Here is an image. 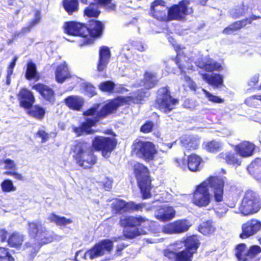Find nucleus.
I'll use <instances>...</instances> for the list:
<instances>
[{
    "instance_id": "34",
    "label": "nucleus",
    "mask_w": 261,
    "mask_h": 261,
    "mask_svg": "<svg viewBox=\"0 0 261 261\" xmlns=\"http://www.w3.org/2000/svg\"><path fill=\"white\" fill-rule=\"evenodd\" d=\"M219 158L225 160V162L230 165L239 166L241 163V159H239L238 154L234 152L221 153L219 155Z\"/></svg>"
},
{
    "instance_id": "26",
    "label": "nucleus",
    "mask_w": 261,
    "mask_h": 261,
    "mask_svg": "<svg viewBox=\"0 0 261 261\" xmlns=\"http://www.w3.org/2000/svg\"><path fill=\"white\" fill-rule=\"evenodd\" d=\"M66 106L73 110L79 111L83 106L84 100L80 96L71 95L64 99Z\"/></svg>"
},
{
    "instance_id": "19",
    "label": "nucleus",
    "mask_w": 261,
    "mask_h": 261,
    "mask_svg": "<svg viewBox=\"0 0 261 261\" xmlns=\"http://www.w3.org/2000/svg\"><path fill=\"white\" fill-rule=\"evenodd\" d=\"M193 254V251L186 249L180 252H175L170 249L164 251L165 256L174 261H191Z\"/></svg>"
},
{
    "instance_id": "13",
    "label": "nucleus",
    "mask_w": 261,
    "mask_h": 261,
    "mask_svg": "<svg viewBox=\"0 0 261 261\" xmlns=\"http://www.w3.org/2000/svg\"><path fill=\"white\" fill-rule=\"evenodd\" d=\"M191 226L190 222L186 219H181L165 225L163 231L165 233H179L187 231Z\"/></svg>"
},
{
    "instance_id": "56",
    "label": "nucleus",
    "mask_w": 261,
    "mask_h": 261,
    "mask_svg": "<svg viewBox=\"0 0 261 261\" xmlns=\"http://www.w3.org/2000/svg\"><path fill=\"white\" fill-rule=\"evenodd\" d=\"M259 102L258 95L251 96L245 100V103L250 107H256L259 105Z\"/></svg>"
},
{
    "instance_id": "45",
    "label": "nucleus",
    "mask_w": 261,
    "mask_h": 261,
    "mask_svg": "<svg viewBox=\"0 0 261 261\" xmlns=\"http://www.w3.org/2000/svg\"><path fill=\"white\" fill-rule=\"evenodd\" d=\"M236 255L239 261H250L247 257L246 246L244 244H240L236 247Z\"/></svg>"
},
{
    "instance_id": "11",
    "label": "nucleus",
    "mask_w": 261,
    "mask_h": 261,
    "mask_svg": "<svg viewBox=\"0 0 261 261\" xmlns=\"http://www.w3.org/2000/svg\"><path fill=\"white\" fill-rule=\"evenodd\" d=\"M112 208L116 213H123L124 212L130 211H142L144 208L146 211L151 210L152 207H146L145 203L137 204L135 202L130 201L126 202L121 199H117L114 201L112 204Z\"/></svg>"
},
{
    "instance_id": "17",
    "label": "nucleus",
    "mask_w": 261,
    "mask_h": 261,
    "mask_svg": "<svg viewBox=\"0 0 261 261\" xmlns=\"http://www.w3.org/2000/svg\"><path fill=\"white\" fill-rule=\"evenodd\" d=\"M260 229L261 222L257 220L252 219L242 225V232L240 234V238H247L257 233Z\"/></svg>"
},
{
    "instance_id": "5",
    "label": "nucleus",
    "mask_w": 261,
    "mask_h": 261,
    "mask_svg": "<svg viewBox=\"0 0 261 261\" xmlns=\"http://www.w3.org/2000/svg\"><path fill=\"white\" fill-rule=\"evenodd\" d=\"M135 173L143 199L150 196V180L148 169L143 164L137 163L134 166Z\"/></svg>"
},
{
    "instance_id": "40",
    "label": "nucleus",
    "mask_w": 261,
    "mask_h": 261,
    "mask_svg": "<svg viewBox=\"0 0 261 261\" xmlns=\"http://www.w3.org/2000/svg\"><path fill=\"white\" fill-rule=\"evenodd\" d=\"M41 19V13L39 11H36L33 20L29 23L28 27L22 29L21 32L16 33L15 36H18L20 34H25L30 31L32 28L38 24Z\"/></svg>"
},
{
    "instance_id": "3",
    "label": "nucleus",
    "mask_w": 261,
    "mask_h": 261,
    "mask_svg": "<svg viewBox=\"0 0 261 261\" xmlns=\"http://www.w3.org/2000/svg\"><path fill=\"white\" fill-rule=\"evenodd\" d=\"M73 158L76 163L84 168L91 167L96 163V158L90 149V145L85 142H79L72 148Z\"/></svg>"
},
{
    "instance_id": "60",
    "label": "nucleus",
    "mask_w": 261,
    "mask_h": 261,
    "mask_svg": "<svg viewBox=\"0 0 261 261\" xmlns=\"http://www.w3.org/2000/svg\"><path fill=\"white\" fill-rule=\"evenodd\" d=\"M37 135L42 138V142L44 143L46 142L48 139V135L43 130H39L37 133Z\"/></svg>"
},
{
    "instance_id": "43",
    "label": "nucleus",
    "mask_w": 261,
    "mask_h": 261,
    "mask_svg": "<svg viewBox=\"0 0 261 261\" xmlns=\"http://www.w3.org/2000/svg\"><path fill=\"white\" fill-rule=\"evenodd\" d=\"M186 250L193 251V253L198 247V240L195 236L188 237L184 242Z\"/></svg>"
},
{
    "instance_id": "25",
    "label": "nucleus",
    "mask_w": 261,
    "mask_h": 261,
    "mask_svg": "<svg viewBox=\"0 0 261 261\" xmlns=\"http://www.w3.org/2000/svg\"><path fill=\"white\" fill-rule=\"evenodd\" d=\"M182 146L187 150L196 149L199 144V141L196 137L191 135H185L180 138Z\"/></svg>"
},
{
    "instance_id": "7",
    "label": "nucleus",
    "mask_w": 261,
    "mask_h": 261,
    "mask_svg": "<svg viewBox=\"0 0 261 261\" xmlns=\"http://www.w3.org/2000/svg\"><path fill=\"white\" fill-rule=\"evenodd\" d=\"M113 248V242L109 239L103 240L96 243L91 249L87 251L84 255V259H93L106 253H110Z\"/></svg>"
},
{
    "instance_id": "4",
    "label": "nucleus",
    "mask_w": 261,
    "mask_h": 261,
    "mask_svg": "<svg viewBox=\"0 0 261 261\" xmlns=\"http://www.w3.org/2000/svg\"><path fill=\"white\" fill-rule=\"evenodd\" d=\"M261 206L260 198L258 194L252 190H247L242 200L239 212L236 213H241L244 216L256 213Z\"/></svg>"
},
{
    "instance_id": "55",
    "label": "nucleus",
    "mask_w": 261,
    "mask_h": 261,
    "mask_svg": "<svg viewBox=\"0 0 261 261\" xmlns=\"http://www.w3.org/2000/svg\"><path fill=\"white\" fill-rule=\"evenodd\" d=\"M13 258L6 248L0 247V261H13Z\"/></svg>"
},
{
    "instance_id": "23",
    "label": "nucleus",
    "mask_w": 261,
    "mask_h": 261,
    "mask_svg": "<svg viewBox=\"0 0 261 261\" xmlns=\"http://www.w3.org/2000/svg\"><path fill=\"white\" fill-rule=\"evenodd\" d=\"M155 215L158 219L166 222L175 217V211L172 206L164 205L155 213Z\"/></svg>"
},
{
    "instance_id": "6",
    "label": "nucleus",
    "mask_w": 261,
    "mask_h": 261,
    "mask_svg": "<svg viewBox=\"0 0 261 261\" xmlns=\"http://www.w3.org/2000/svg\"><path fill=\"white\" fill-rule=\"evenodd\" d=\"M65 32L69 35L80 36L82 38V43L81 46L92 43L91 39L88 38L87 27L84 24L74 21L65 23L64 25Z\"/></svg>"
},
{
    "instance_id": "31",
    "label": "nucleus",
    "mask_w": 261,
    "mask_h": 261,
    "mask_svg": "<svg viewBox=\"0 0 261 261\" xmlns=\"http://www.w3.org/2000/svg\"><path fill=\"white\" fill-rule=\"evenodd\" d=\"M70 75L67 65L65 63L58 66L55 72L57 82L62 83L69 78Z\"/></svg>"
},
{
    "instance_id": "1",
    "label": "nucleus",
    "mask_w": 261,
    "mask_h": 261,
    "mask_svg": "<svg viewBox=\"0 0 261 261\" xmlns=\"http://www.w3.org/2000/svg\"><path fill=\"white\" fill-rule=\"evenodd\" d=\"M224 181L218 176H210L200 184L196 186L193 194L192 203L199 207H206L211 203L212 196L210 193V188L214 200L217 202L223 201Z\"/></svg>"
},
{
    "instance_id": "14",
    "label": "nucleus",
    "mask_w": 261,
    "mask_h": 261,
    "mask_svg": "<svg viewBox=\"0 0 261 261\" xmlns=\"http://www.w3.org/2000/svg\"><path fill=\"white\" fill-rule=\"evenodd\" d=\"M188 3L182 2L178 5H174L168 10V17L169 20H182L186 15L192 12L187 8Z\"/></svg>"
},
{
    "instance_id": "33",
    "label": "nucleus",
    "mask_w": 261,
    "mask_h": 261,
    "mask_svg": "<svg viewBox=\"0 0 261 261\" xmlns=\"http://www.w3.org/2000/svg\"><path fill=\"white\" fill-rule=\"evenodd\" d=\"M28 231L31 237L35 238H38V234L41 233V231L45 230V227L39 221L29 222L28 223Z\"/></svg>"
},
{
    "instance_id": "27",
    "label": "nucleus",
    "mask_w": 261,
    "mask_h": 261,
    "mask_svg": "<svg viewBox=\"0 0 261 261\" xmlns=\"http://www.w3.org/2000/svg\"><path fill=\"white\" fill-rule=\"evenodd\" d=\"M173 143H163L158 150H156L153 160L159 165L162 164L167 155L168 150L171 148Z\"/></svg>"
},
{
    "instance_id": "39",
    "label": "nucleus",
    "mask_w": 261,
    "mask_h": 261,
    "mask_svg": "<svg viewBox=\"0 0 261 261\" xmlns=\"http://www.w3.org/2000/svg\"><path fill=\"white\" fill-rule=\"evenodd\" d=\"M24 240V236L18 232L13 233L8 239L7 242L11 247H18Z\"/></svg>"
},
{
    "instance_id": "37",
    "label": "nucleus",
    "mask_w": 261,
    "mask_h": 261,
    "mask_svg": "<svg viewBox=\"0 0 261 261\" xmlns=\"http://www.w3.org/2000/svg\"><path fill=\"white\" fill-rule=\"evenodd\" d=\"M124 236L127 239H133L141 234L147 233L146 229H142L138 227H125L123 230Z\"/></svg>"
},
{
    "instance_id": "12",
    "label": "nucleus",
    "mask_w": 261,
    "mask_h": 261,
    "mask_svg": "<svg viewBox=\"0 0 261 261\" xmlns=\"http://www.w3.org/2000/svg\"><path fill=\"white\" fill-rule=\"evenodd\" d=\"M134 150L138 155L147 161L153 160L156 152L154 144L148 141H140L135 143Z\"/></svg>"
},
{
    "instance_id": "52",
    "label": "nucleus",
    "mask_w": 261,
    "mask_h": 261,
    "mask_svg": "<svg viewBox=\"0 0 261 261\" xmlns=\"http://www.w3.org/2000/svg\"><path fill=\"white\" fill-rule=\"evenodd\" d=\"M115 84L112 81L102 82L99 85V88L102 91L111 93L113 92Z\"/></svg>"
},
{
    "instance_id": "24",
    "label": "nucleus",
    "mask_w": 261,
    "mask_h": 261,
    "mask_svg": "<svg viewBox=\"0 0 261 261\" xmlns=\"http://www.w3.org/2000/svg\"><path fill=\"white\" fill-rule=\"evenodd\" d=\"M111 53L108 47H101L99 50V62L97 65V70L103 71L107 67L110 58Z\"/></svg>"
},
{
    "instance_id": "38",
    "label": "nucleus",
    "mask_w": 261,
    "mask_h": 261,
    "mask_svg": "<svg viewBox=\"0 0 261 261\" xmlns=\"http://www.w3.org/2000/svg\"><path fill=\"white\" fill-rule=\"evenodd\" d=\"M63 5L69 15H72L79 10V3L77 0H63Z\"/></svg>"
},
{
    "instance_id": "62",
    "label": "nucleus",
    "mask_w": 261,
    "mask_h": 261,
    "mask_svg": "<svg viewBox=\"0 0 261 261\" xmlns=\"http://www.w3.org/2000/svg\"><path fill=\"white\" fill-rule=\"evenodd\" d=\"M258 81V76L257 75L254 76L249 82V85L251 87H254L256 84L257 83Z\"/></svg>"
},
{
    "instance_id": "61",
    "label": "nucleus",
    "mask_w": 261,
    "mask_h": 261,
    "mask_svg": "<svg viewBox=\"0 0 261 261\" xmlns=\"http://www.w3.org/2000/svg\"><path fill=\"white\" fill-rule=\"evenodd\" d=\"M8 232L4 229L0 230V240L2 242H5L8 236Z\"/></svg>"
},
{
    "instance_id": "16",
    "label": "nucleus",
    "mask_w": 261,
    "mask_h": 261,
    "mask_svg": "<svg viewBox=\"0 0 261 261\" xmlns=\"http://www.w3.org/2000/svg\"><path fill=\"white\" fill-rule=\"evenodd\" d=\"M173 46L175 48L176 51L177 52V62L176 64L178 65L179 68L181 70V74L184 75V80L186 82V84L190 88V89L192 91H195L197 89L196 84L194 82H193L191 79L187 75H185V69H187L188 70H192L193 66L190 65V63H186V65L185 64H182L179 61V55L178 51L180 49V46L178 45H174Z\"/></svg>"
},
{
    "instance_id": "41",
    "label": "nucleus",
    "mask_w": 261,
    "mask_h": 261,
    "mask_svg": "<svg viewBox=\"0 0 261 261\" xmlns=\"http://www.w3.org/2000/svg\"><path fill=\"white\" fill-rule=\"evenodd\" d=\"M251 20L249 19H247L244 20H242L240 21H237L234 23L233 24L230 25L228 27L225 28L223 32L224 34H230L232 33L233 31H236L237 30L240 29L243 27H245L247 25V23H250Z\"/></svg>"
},
{
    "instance_id": "54",
    "label": "nucleus",
    "mask_w": 261,
    "mask_h": 261,
    "mask_svg": "<svg viewBox=\"0 0 261 261\" xmlns=\"http://www.w3.org/2000/svg\"><path fill=\"white\" fill-rule=\"evenodd\" d=\"M202 91L205 94V97L208 99L209 101L218 103H221L224 102L223 99H222L216 95H213L206 90L203 89Z\"/></svg>"
},
{
    "instance_id": "64",
    "label": "nucleus",
    "mask_w": 261,
    "mask_h": 261,
    "mask_svg": "<svg viewBox=\"0 0 261 261\" xmlns=\"http://www.w3.org/2000/svg\"><path fill=\"white\" fill-rule=\"evenodd\" d=\"M220 209L219 208H218L217 210L216 211V213L219 217H222L223 216L224 214H225L227 213V212L228 211V208L226 207H224V208L223 209L222 211H220Z\"/></svg>"
},
{
    "instance_id": "8",
    "label": "nucleus",
    "mask_w": 261,
    "mask_h": 261,
    "mask_svg": "<svg viewBox=\"0 0 261 261\" xmlns=\"http://www.w3.org/2000/svg\"><path fill=\"white\" fill-rule=\"evenodd\" d=\"M61 239V236L55 234L52 231H47L45 228V230L41 231V233L38 234V238L36 239L38 241L37 243L32 244L28 242L25 244V245L28 251L31 253V255H32L39 250L41 245L50 243L54 240H60Z\"/></svg>"
},
{
    "instance_id": "2",
    "label": "nucleus",
    "mask_w": 261,
    "mask_h": 261,
    "mask_svg": "<svg viewBox=\"0 0 261 261\" xmlns=\"http://www.w3.org/2000/svg\"><path fill=\"white\" fill-rule=\"evenodd\" d=\"M120 106L118 100H113L106 104L98 112L99 105L96 104L92 108L84 113L87 116H92V118H87L86 121L83 122L80 127H74V132L77 136L82 135L83 133L91 134L92 132L91 127L94 126L101 118L105 117L112 113Z\"/></svg>"
},
{
    "instance_id": "47",
    "label": "nucleus",
    "mask_w": 261,
    "mask_h": 261,
    "mask_svg": "<svg viewBox=\"0 0 261 261\" xmlns=\"http://www.w3.org/2000/svg\"><path fill=\"white\" fill-rule=\"evenodd\" d=\"M45 113V110L38 106L32 107L31 109L28 111V114L30 116L39 120H41L43 118Z\"/></svg>"
},
{
    "instance_id": "20",
    "label": "nucleus",
    "mask_w": 261,
    "mask_h": 261,
    "mask_svg": "<svg viewBox=\"0 0 261 261\" xmlns=\"http://www.w3.org/2000/svg\"><path fill=\"white\" fill-rule=\"evenodd\" d=\"M20 107L24 109H29L35 102V97L32 92L23 88L21 90L18 95Z\"/></svg>"
},
{
    "instance_id": "51",
    "label": "nucleus",
    "mask_w": 261,
    "mask_h": 261,
    "mask_svg": "<svg viewBox=\"0 0 261 261\" xmlns=\"http://www.w3.org/2000/svg\"><path fill=\"white\" fill-rule=\"evenodd\" d=\"M1 187L2 191L5 193H9L16 190V187L14 185L13 181L9 179H5L1 184Z\"/></svg>"
},
{
    "instance_id": "18",
    "label": "nucleus",
    "mask_w": 261,
    "mask_h": 261,
    "mask_svg": "<svg viewBox=\"0 0 261 261\" xmlns=\"http://www.w3.org/2000/svg\"><path fill=\"white\" fill-rule=\"evenodd\" d=\"M165 2L162 0H155L151 6V13L153 17L160 20L168 19L166 16L167 8L165 6Z\"/></svg>"
},
{
    "instance_id": "57",
    "label": "nucleus",
    "mask_w": 261,
    "mask_h": 261,
    "mask_svg": "<svg viewBox=\"0 0 261 261\" xmlns=\"http://www.w3.org/2000/svg\"><path fill=\"white\" fill-rule=\"evenodd\" d=\"M184 246H185L184 242H179L170 245L167 249L173 250L175 252H180V250Z\"/></svg>"
},
{
    "instance_id": "59",
    "label": "nucleus",
    "mask_w": 261,
    "mask_h": 261,
    "mask_svg": "<svg viewBox=\"0 0 261 261\" xmlns=\"http://www.w3.org/2000/svg\"><path fill=\"white\" fill-rule=\"evenodd\" d=\"M153 124L151 122H148L145 123L141 127V131L144 133H148L151 131Z\"/></svg>"
},
{
    "instance_id": "44",
    "label": "nucleus",
    "mask_w": 261,
    "mask_h": 261,
    "mask_svg": "<svg viewBox=\"0 0 261 261\" xmlns=\"http://www.w3.org/2000/svg\"><path fill=\"white\" fill-rule=\"evenodd\" d=\"M25 76L29 80L32 79L38 80L39 79V75L36 70V66L33 62L28 63Z\"/></svg>"
},
{
    "instance_id": "10",
    "label": "nucleus",
    "mask_w": 261,
    "mask_h": 261,
    "mask_svg": "<svg viewBox=\"0 0 261 261\" xmlns=\"http://www.w3.org/2000/svg\"><path fill=\"white\" fill-rule=\"evenodd\" d=\"M156 102L161 111L168 113L174 108L175 106L178 103V100L172 98L168 90L164 88L158 92Z\"/></svg>"
},
{
    "instance_id": "15",
    "label": "nucleus",
    "mask_w": 261,
    "mask_h": 261,
    "mask_svg": "<svg viewBox=\"0 0 261 261\" xmlns=\"http://www.w3.org/2000/svg\"><path fill=\"white\" fill-rule=\"evenodd\" d=\"M120 225L124 227L142 226L147 229L149 226L150 222L145 218L139 217H122L120 220Z\"/></svg>"
},
{
    "instance_id": "63",
    "label": "nucleus",
    "mask_w": 261,
    "mask_h": 261,
    "mask_svg": "<svg viewBox=\"0 0 261 261\" xmlns=\"http://www.w3.org/2000/svg\"><path fill=\"white\" fill-rule=\"evenodd\" d=\"M13 69L8 68L7 75V84L9 85L11 83V76L13 74Z\"/></svg>"
},
{
    "instance_id": "35",
    "label": "nucleus",
    "mask_w": 261,
    "mask_h": 261,
    "mask_svg": "<svg viewBox=\"0 0 261 261\" xmlns=\"http://www.w3.org/2000/svg\"><path fill=\"white\" fill-rule=\"evenodd\" d=\"M202 162L201 158L194 154L190 155L188 157V167L189 169L193 172L200 170L201 169L200 163Z\"/></svg>"
},
{
    "instance_id": "21",
    "label": "nucleus",
    "mask_w": 261,
    "mask_h": 261,
    "mask_svg": "<svg viewBox=\"0 0 261 261\" xmlns=\"http://www.w3.org/2000/svg\"><path fill=\"white\" fill-rule=\"evenodd\" d=\"M33 89L38 91L47 101L54 103L55 100L54 91L49 87L42 84H37L33 86Z\"/></svg>"
},
{
    "instance_id": "9",
    "label": "nucleus",
    "mask_w": 261,
    "mask_h": 261,
    "mask_svg": "<svg viewBox=\"0 0 261 261\" xmlns=\"http://www.w3.org/2000/svg\"><path fill=\"white\" fill-rule=\"evenodd\" d=\"M116 144V143L113 138L96 136L93 140L92 145L95 150H102V156L108 158L115 148Z\"/></svg>"
},
{
    "instance_id": "48",
    "label": "nucleus",
    "mask_w": 261,
    "mask_h": 261,
    "mask_svg": "<svg viewBox=\"0 0 261 261\" xmlns=\"http://www.w3.org/2000/svg\"><path fill=\"white\" fill-rule=\"evenodd\" d=\"M199 229V231L204 235H208L213 233L215 230V228L212 222L206 221L201 224Z\"/></svg>"
},
{
    "instance_id": "28",
    "label": "nucleus",
    "mask_w": 261,
    "mask_h": 261,
    "mask_svg": "<svg viewBox=\"0 0 261 261\" xmlns=\"http://www.w3.org/2000/svg\"><path fill=\"white\" fill-rule=\"evenodd\" d=\"M88 37H98L102 33L103 24L99 21L91 19L89 21V27H87Z\"/></svg>"
},
{
    "instance_id": "36",
    "label": "nucleus",
    "mask_w": 261,
    "mask_h": 261,
    "mask_svg": "<svg viewBox=\"0 0 261 261\" xmlns=\"http://www.w3.org/2000/svg\"><path fill=\"white\" fill-rule=\"evenodd\" d=\"M197 66L208 72L220 70L222 69L221 65L212 59L208 60L205 62H198Z\"/></svg>"
},
{
    "instance_id": "49",
    "label": "nucleus",
    "mask_w": 261,
    "mask_h": 261,
    "mask_svg": "<svg viewBox=\"0 0 261 261\" xmlns=\"http://www.w3.org/2000/svg\"><path fill=\"white\" fill-rule=\"evenodd\" d=\"M261 252V248L257 245H253L247 250L246 256L250 261H258L255 256Z\"/></svg>"
},
{
    "instance_id": "50",
    "label": "nucleus",
    "mask_w": 261,
    "mask_h": 261,
    "mask_svg": "<svg viewBox=\"0 0 261 261\" xmlns=\"http://www.w3.org/2000/svg\"><path fill=\"white\" fill-rule=\"evenodd\" d=\"M147 94L148 93L146 91H144L143 89H141L134 92L129 98L133 102L138 103H140L141 101L143 100L144 98Z\"/></svg>"
},
{
    "instance_id": "58",
    "label": "nucleus",
    "mask_w": 261,
    "mask_h": 261,
    "mask_svg": "<svg viewBox=\"0 0 261 261\" xmlns=\"http://www.w3.org/2000/svg\"><path fill=\"white\" fill-rule=\"evenodd\" d=\"M4 174L8 175V176H13L16 179L18 180H23V176L15 171H6L4 173Z\"/></svg>"
},
{
    "instance_id": "53",
    "label": "nucleus",
    "mask_w": 261,
    "mask_h": 261,
    "mask_svg": "<svg viewBox=\"0 0 261 261\" xmlns=\"http://www.w3.org/2000/svg\"><path fill=\"white\" fill-rule=\"evenodd\" d=\"M0 163L1 165H4V168L6 170L15 171L17 169L16 164L11 159L2 160L0 161Z\"/></svg>"
},
{
    "instance_id": "22",
    "label": "nucleus",
    "mask_w": 261,
    "mask_h": 261,
    "mask_svg": "<svg viewBox=\"0 0 261 261\" xmlns=\"http://www.w3.org/2000/svg\"><path fill=\"white\" fill-rule=\"evenodd\" d=\"M255 148L254 144L249 141H243L235 147V150L241 156L249 157L253 155Z\"/></svg>"
},
{
    "instance_id": "46",
    "label": "nucleus",
    "mask_w": 261,
    "mask_h": 261,
    "mask_svg": "<svg viewBox=\"0 0 261 261\" xmlns=\"http://www.w3.org/2000/svg\"><path fill=\"white\" fill-rule=\"evenodd\" d=\"M205 148L209 152H215L222 149L223 144L218 141L213 140L204 144Z\"/></svg>"
},
{
    "instance_id": "42",
    "label": "nucleus",
    "mask_w": 261,
    "mask_h": 261,
    "mask_svg": "<svg viewBox=\"0 0 261 261\" xmlns=\"http://www.w3.org/2000/svg\"><path fill=\"white\" fill-rule=\"evenodd\" d=\"M48 219L50 222H54L56 225L59 226L66 225L72 223V220L70 219H67L64 217H60L54 214H50Z\"/></svg>"
},
{
    "instance_id": "30",
    "label": "nucleus",
    "mask_w": 261,
    "mask_h": 261,
    "mask_svg": "<svg viewBox=\"0 0 261 261\" xmlns=\"http://www.w3.org/2000/svg\"><path fill=\"white\" fill-rule=\"evenodd\" d=\"M248 172L257 180H261V159L256 158L248 167Z\"/></svg>"
},
{
    "instance_id": "32",
    "label": "nucleus",
    "mask_w": 261,
    "mask_h": 261,
    "mask_svg": "<svg viewBox=\"0 0 261 261\" xmlns=\"http://www.w3.org/2000/svg\"><path fill=\"white\" fill-rule=\"evenodd\" d=\"M156 75L154 73L146 72L144 75V81L141 82L140 86H144L146 89L153 88L157 83Z\"/></svg>"
},
{
    "instance_id": "29",
    "label": "nucleus",
    "mask_w": 261,
    "mask_h": 261,
    "mask_svg": "<svg viewBox=\"0 0 261 261\" xmlns=\"http://www.w3.org/2000/svg\"><path fill=\"white\" fill-rule=\"evenodd\" d=\"M202 79L210 85L218 88L223 84V76L219 74H202Z\"/></svg>"
}]
</instances>
